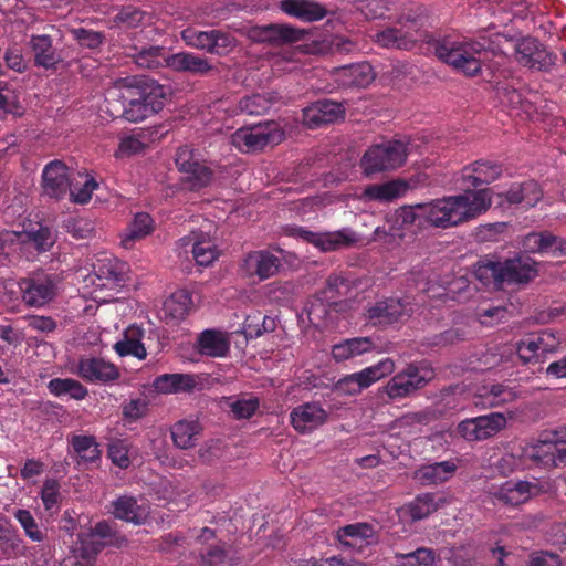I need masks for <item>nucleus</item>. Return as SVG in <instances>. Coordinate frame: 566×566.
<instances>
[{
  "mask_svg": "<svg viewBox=\"0 0 566 566\" xmlns=\"http://www.w3.org/2000/svg\"><path fill=\"white\" fill-rule=\"evenodd\" d=\"M492 203L490 188L467 189L463 193L424 202L427 224L448 229L486 212Z\"/></svg>",
  "mask_w": 566,
  "mask_h": 566,
  "instance_id": "obj_1",
  "label": "nucleus"
},
{
  "mask_svg": "<svg viewBox=\"0 0 566 566\" xmlns=\"http://www.w3.org/2000/svg\"><path fill=\"white\" fill-rule=\"evenodd\" d=\"M538 274L537 263L526 254L497 259L484 256L474 266L475 277L485 286L502 290L505 285H522Z\"/></svg>",
  "mask_w": 566,
  "mask_h": 566,
  "instance_id": "obj_2",
  "label": "nucleus"
},
{
  "mask_svg": "<svg viewBox=\"0 0 566 566\" xmlns=\"http://www.w3.org/2000/svg\"><path fill=\"white\" fill-rule=\"evenodd\" d=\"M171 90L155 80L143 76L129 82L124 99L123 116L133 123L142 122L163 109Z\"/></svg>",
  "mask_w": 566,
  "mask_h": 566,
  "instance_id": "obj_3",
  "label": "nucleus"
},
{
  "mask_svg": "<svg viewBox=\"0 0 566 566\" xmlns=\"http://www.w3.org/2000/svg\"><path fill=\"white\" fill-rule=\"evenodd\" d=\"M491 42L485 38L481 40L455 41L443 39L436 44L437 57L449 66L463 71H482L485 67L492 71L486 62L493 56Z\"/></svg>",
  "mask_w": 566,
  "mask_h": 566,
  "instance_id": "obj_4",
  "label": "nucleus"
},
{
  "mask_svg": "<svg viewBox=\"0 0 566 566\" xmlns=\"http://www.w3.org/2000/svg\"><path fill=\"white\" fill-rule=\"evenodd\" d=\"M521 458L530 465L543 469L566 464V427L543 431L522 448Z\"/></svg>",
  "mask_w": 566,
  "mask_h": 566,
  "instance_id": "obj_5",
  "label": "nucleus"
},
{
  "mask_svg": "<svg viewBox=\"0 0 566 566\" xmlns=\"http://www.w3.org/2000/svg\"><path fill=\"white\" fill-rule=\"evenodd\" d=\"M61 284L62 277L57 273L33 271L18 281L21 302L28 308H43L59 296Z\"/></svg>",
  "mask_w": 566,
  "mask_h": 566,
  "instance_id": "obj_6",
  "label": "nucleus"
},
{
  "mask_svg": "<svg viewBox=\"0 0 566 566\" xmlns=\"http://www.w3.org/2000/svg\"><path fill=\"white\" fill-rule=\"evenodd\" d=\"M140 69H170L171 71H210L205 61L192 53L169 54L164 48L149 46L133 55Z\"/></svg>",
  "mask_w": 566,
  "mask_h": 566,
  "instance_id": "obj_7",
  "label": "nucleus"
},
{
  "mask_svg": "<svg viewBox=\"0 0 566 566\" xmlns=\"http://www.w3.org/2000/svg\"><path fill=\"white\" fill-rule=\"evenodd\" d=\"M408 156V143L390 139L368 147L360 159V167L366 176L389 171L401 167Z\"/></svg>",
  "mask_w": 566,
  "mask_h": 566,
  "instance_id": "obj_8",
  "label": "nucleus"
},
{
  "mask_svg": "<svg viewBox=\"0 0 566 566\" xmlns=\"http://www.w3.org/2000/svg\"><path fill=\"white\" fill-rule=\"evenodd\" d=\"M285 137L280 124L274 120L243 126L231 136L232 145L242 153H256L266 146L279 145Z\"/></svg>",
  "mask_w": 566,
  "mask_h": 566,
  "instance_id": "obj_9",
  "label": "nucleus"
},
{
  "mask_svg": "<svg viewBox=\"0 0 566 566\" xmlns=\"http://www.w3.org/2000/svg\"><path fill=\"white\" fill-rule=\"evenodd\" d=\"M433 378V371L415 364H409L406 368L392 376L389 381L381 387L380 391L387 396L386 402L399 401L411 397L418 390L424 388Z\"/></svg>",
  "mask_w": 566,
  "mask_h": 566,
  "instance_id": "obj_10",
  "label": "nucleus"
},
{
  "mask_svg": "<svg viewBox=\"0 0 566 566\" xmlns=\"http://www.w3.org/2000/svg\"><path fill=\"white\" fill-rule=\"evenodd\" d=\"M394 370V360L390 358H384L377 364L366 367L360 371L342 377L335 382L334 390L340 395L356 396L381 378L391 375Z\"/></svg>",
  "mask_w": 566,
  "mask_h": 566,
  "instance_id": "obj_11",
  "label": "nucleus"
},
{
  "mask_svg": "<svg viewBox=\"0 0 566 566\" xmlns=\"http://www.w3.org/2000/svg\"><path fill=\"white\" fill-rule=\"evenodd\" d=\"M73 373L85 382L99 386H112L120 378L118 366L97 356H81Z\"/></svg>",
  "mask_w": 566,
  "mask_h": 566,
  "instance_id": "obj_12",
  "label": "nucleus"
},
{
  "mask_svg": "<svg viewBox=\"0 0 566 566\" xmlns=\"http://www.w3.org/2000/svg\"><path fill=\"white\" fill-rule=\"evenodd\" d=\"M181 39L189 46L217 55L228 54L237 44L232 34L220 30L201 31L187 28L181 32Z\"/></svg>",
  "mask_w": 566,
  "mask_h": 566,
  "instance_id": "obj_13",
  "label": "nucleus"
},
{
  "mask_svg": "<svg viewBox=\"0 0 566 566\" xmlns=\"http://www.w3.org/2000/svg\"><path fill=\"white\" fill-rule=\"evenodd\" d=\"M506 423L503 413L491 412L460 421L457 426V432L469 442L482 441L494 437L506 427Z\"/></svg>",
  "mask_w": 566,
  "mask_h": 566,
  "instance_id": "obj_14",
  "label": "nucleus"
},
{
  "mask_svg": "<svg viewBox=\"0 0 566 566\" xmlns=\"http://www.w3.org/2000/svg\"><path fill=\"white\" fill-rule=\"evenodd\" d=\"M410 304L400 298L389 297L377 301L367 308V318L374 326H389L411 315Z\"/></svg>",
  "mask_w": 566,
  "mask_h": 566,
  "instance_id": "obj_15",
  "label": "nucleus"
},
{
  "mask_svg": "<svg viewBox=\"0 0 566 566\" xmlns=\"http://www.w3.org/2000/svg\"><path fill=\"white\" fill-rule=\"evenodd\" d=\"M329 418V413L318 401L303 402L294 407L290 412V422L293 429L307 434L324 426Z\"/></svg>",
  "mask_w": 566,
  "mask_h": 566,
  "instance_id": "obj_16",
  "label": "nucleus"
},
{
  "mask_svg": "<svg viewBox=\"0 0 566 566\" xmlns=\"http://www.w3.org/2000/svg\"><path fill=\"white\" fill-rule=\"evenodd\" d=\"M345 116V107L342 103L331 99H319L305 107L302 113V122L308 129H316L325 125L334 124Z\"/></svg>",
  "mask_w": 566,
  "mask_h": 566,
  "instance_id": "obj_17",
  "label": "nucleus"
},
{
  "mask_svg": "<svg viewBox=\"0 0 566 566\" xmlns=\"http://www.w3.org/2000/svg\"><path fill=\"white\" fill-rule=\"evenodd\" d=\"M250 38L256 42L274 45L292 44L303 40L306 31L287 23H270L251 29Z\"/></svg>",
  "mask_w": 566,
  "mask_h": 566,
  "instance_id": "obj_18",
  "label": "nucleus"
},
{
  "mask_svg": "<svg viewBox=\"0 0 566 566\" xmlns=\"http://www.w3.org/2000/svg\"><path fill=\"white\" fill-rule=\"evenodd\" d=\"M281 260L265 250L252 251L242 260L241 270L249 277L256 276L264 281L279 272Z\"/></svg>",
  "mask_w": 566,
  "mask_h": 566,
  "instance_id": "obj_19",
  "label": "nucleus"
},
{
  "mask_svg": "<svg viewBox=\"0 0 566 566\" xmlns=\"http://www.w3.org/2000/svg\"><path fill=\"white\" fill-rule=\"evenodd\" d=\"M107 511L116 520L132 523L134 525H143L149 516V507L145 504H138L135 496L124 494L111 501Z\"/></svg>",
  "mask_w": 566,
  "mask_h": 566,
  "instance_id": "obj_20",
  "label": "nucleus"
},
{
  "mask_svg": "<svg viewBox=\"0 0 566 566\" xmlns=\"http://www.w3.org/2000/svg\"><path fill=\"white\" fill-rule=\"evenodd\" d=\"M153 388L163 395L192 394L202 388L200 377L193 374H163L155 377Z\"/></svg>",
  "mask_w": 566,
  "mask_h": 566,
  "instance_id": "obj_21",
  "label": "nucleus"
},
{
  "mask_svg": "<svg viewBox=\"0 0 566 566\" xmlns=\"http://www.w3.org/2000/svg\"><path fill=\"white\" fill-rule=\"evenodd\" d=\"M509 206H522L525 209L535 207L543 198V190L537 181L530 179L523 182H513L510 188L497 195Z\"/></svg>",
  "mask_w": 566,
  "mask_h": 566,
  "instance_id": "obj_22",
  "label": "nucleus"
},
{
  "mask_svg": "<svg viewBox=\"0 0 566 566\" xmlns=\"http://www.w3.org/2000/svg\"><path fill=\"white\" fill-rule=\"evenodd\" d=\"M42 188L46 196L62 199L70 190L67 167L61 160H52L42 171Z\"/></svg>",
  "mask_w": 566,
  "mask_h": 566,
  "instance_id": "obj_23",
  "label": "nucleus"
},
{
  "mask_svg": "<svg viewBox=\"0 0 566 566\" xmlns=\"http://www.w3.org/2000/svg\"><path fill=\"white\" fill-rule=\"evenodd\" d=\"M503 172L502 165L490 160H476L471 166L464 167L462 171L463 181L468 189L488 185L501 177Z\"/></svg>",
  "mask_w": 566,
  "mask_h": 566,
  "instance_id": "obj_24",
  "label": "nucleus"
},
{
  "mask_svg": "<svg viewBox=\"0 0 566 566\" xmlns=\"http://www.w3.org/2000/svg\"><path fill=\"white\" fill-rule=\"evenodd\" d=\"M538 492L539 488L536 483L528 481H506L495 492V497L503 504L516 506L525 503Z\"/></svg>",
  "mask_w": 566,
  "mask_h": 566,
  "instance_id": "obj_25",
  "label": "nucleus"
},
{
  "mask_svg": "<svg viewBox=\"0 0 566 566\" xmlns=\"http://www.w3.org/2000/svg\"><path fill=\"white\" fill-rule=\"evenodd\" d=\"M279 8L285 14L303 22H315L327 15V9L313 0H281Z\"/></svg>",
  "mask_w": 566,
  "mask_h": 566,
  "instance_id": "obj_26",
  "label": "nucleus"
},
{
  "mask_svg": "<svg viewBox=\"0 0 566 566\" xmlns=\"http://www.w3.org/2000/svg\"><path fill=\"white\" fill-rule=\"evenodd\" d=\"M408 190V184L400 179H394L382 184L367 185L361 195L363 201L390 202L402 197Z\"/></svg>",
  "mask_w": 566,
  "mask_h": 566,
  "instance_id": "obj_27",
  "label": "nucleus"
},
{
  "mask_svg": "<svg viewBox=\"0 0 566 566\" xmlns=\"http://www.w3.org/2000/svg\"><path fill=\"white\" fill-rule=\"evenodd\" d=\"M144 329L138 325H129L123 333V338L113 346L120 357L133 356L143 360L147 357V350L143 343Z\"/></svg>",
  "mask_w": 566,
  "mask_h": 566,
  "instance_id": "obj_28",
  "label": "nucleus"
},
{
  "mask_svg": "<svg viewBox=\"0 0 566 566\" xmlns=\"http://www.w3.org/2000/svg\"><path fill=\"white\" fill-rule=\"evenodd\" d=\"M457 469L453 460L423 464L413 472V479L422 485L440 484L451 479Z\"/></svg>",
  "mask_w": 566,
  "mask_h": 566,
  "instance_id": "obj_29",
  "label": "nucleus"
},
{
  "mask_svg": "<svg viewBox=\"0 0 566 566\" xmlns=\"http://www.w3.org/2000/svg\"><path fill=\"white\" fill-rule=\"evenodd\" d=\"M348 290V285L346 283V280L337 274H331L327 280L325 287L322 289L319 292L316 293V301L321 302V305L317 306V310L322 307L323 314L327 313V310L325 306H332L336 305L337 301L340 296L346 294V291ZM316 312V305L314 303L311 304V307L308 310L310 319L312 321L311 316L314 315Z\"/></svg>",
  "mask_w": 566,
  "mask_h": 566,
  "instance_id": "obj_30",
  "label": "nucleus"
},
{
  "mask_svg": "<svg viewBox=\"0 0 566 566\" xmlns=\"http://www.w3.org/2000/svg\"><path fill=\"white\" fill-rule=\"evenodd\" d=\"M546 57V50L534 38H523L516 44V60L523 67L542 71L543 62Z\"/></svg>",
  "mask_w": 566,
  "mask_h": 566,
  "instance_id": "obj_31",
  "label": "nucleus"
},
{
  "mask_svg": "<svg viewBox=\"0 0 566 566\" xmlns=\"http://www.w3.org/2000/svg\"><path fill=\"white\" fill-rule=\"evenodd\" d=\"M30 48L33 53L34 64L43 69H53L62 60L59 51L53 46L50 35H32Z\"/></svg>",
  "mask_w": 566,
  "mask_h": 566,
  "instance_id": "obj_32",
  "label": "nucleus"
},
{
  "mask_svg": "<svg viewBox=\"0 0 566 566\" xmlns=\"http://www.w3.org/2000/svg\"><path fill=\"white\" fill-rule=\"evenodd\" d=\"M428 21L427 9L423 4L413 3L405 7L399 14L396 24L403 31H410L409 35L416 43L417 35L421 36V31Z\"/></svg>",
  "mask_w": 566,
  "mask_h": 566,
  "instance_id": "obj_33",
  "label": "nucleus"
},
{
  "mask_svg": "<svg viewBox=\"0 0 566 566\" xmlns=\"http://www.w3.org/2000/svg\"><path fill=\"white\" fill-rule=\"evenodd\" d=\"M374 348L375 343L370 337L347 338L332 347V356L337 363H342L369 353Z\"/></svg>",
  "mask_w": 566,
  "mask_h": 566,
  "instance_id": "obj_34",
  "label": "nucleus"
},
{
  "mask_svg": "<svg viewBox=\"0 0 566 566\" xmlns=\"http://www.w3.org/2000/svg\"><path fill=\"white\" fill-rule=\"evenodd\" d=\"M198 350L210 357H224L230 350L228 336L216 329H206L198 337Z\"/></svg>",
  "mask_w": 566,
  "mask_h": 566,
  "instance_id": "obj_35",
  "label": "nucleus"
},
{
  "mask_svg": "<svg viewBox=\"0 0 566 566\" xmlns=\"http://www.w3.org/2000/svg\"><path fill=\"white\" fill-rule=\"evenodd\" d=\"M192 235V238L185 237L181 239V241H188L187 244L191 243V252L198 265H211L219 256L217 245L209 237H205L202 233L198 234L193 232Z\"/></svg>",
  "mask_w": 566,
  "mask_h": 566,
  "instance_id": "obj_36",
  "label": "nucleus"
},
{
  "mask_svg": "<svg viewBox=\"0 0 566 566\" xmlns=\"http://www.w3.org/2000/svg\"><path fill=\"white\" fill-rule=\"evenodd\" d=\"M374 528L368 523H355L339 527L336 537L343 546L348 548H355L358 543L359 547L363 543H369V539L374 537Z\"/></svg>",
  "mask_w": 566,
  "mask_h": 566,
  "instance_id": "obj_37",
  "label": "nucleus"
},
{
  "mask_svg": "<svg viewBox=\"0 0 566 566\" xmlns=\"http://www.w3.org/2000/svg\"><path fill=\"white\" fill-rule=\"evenodd\" d=\"M224 403L237 420L251 419L260 408V399L253 394L226 397Z\"/></svg>",
  "mask_w": 566,
  "mask_h": 566,
  "instance_id": "obj_38",
  "label": "nucleus"
},
{
  "mask_svg": "<svg viewBox=\"0 0 566 566\" xmlns=\"http://www.w3.org/2000/svg\"><path fill=\"white\" fill-rule=\"evenodd\" d=\"M154 230V220L147 212H138L122 235V245L133 248L137 240L149 235Z\"/></svg>",
  "mask_w": 566,
  "mask_h": 566,
  "instance_id": "obj_39",
  "label": "nucleus"
},
{
  "mask_svg": "<svg viewBox=\"0 0 566 566\" xmlns=\"http://www.w3.org/2000/svg\"><path fill=\"white\" fill-rule=\"evenodd\" d=\"M306 238L313 241L323 251H335L340 248L350 247L356 242L355 234L347 230L315 234L306 232Z\"/></svg>",
  "mask_w": 566,
  "mask_h": 566,
  "instance_id": "obj_40",
  "label": "nucleus"
},
{
  "mask_svg": "<svg viewBox=\"0 0 566 566\" xmlns=\"http://www.w3.org/2000/svg\"><path fill=\"white\" fill-rule=\"evenodd\" d=\"M201 426L197 420H179L170 428L174 444L179 449H191L196 446Z\"/></svg>",
  "mask_w": 566,
  "mask_h": 566,
  "instance_id": "obj_41",
  "label": "nucleus"
},
{
  "mask_svg": "<svg viewBox=\"0 0 566 566\" xmlns=\"http://www.w3.org/2000/svg\"><path fill=\"white\" fill-rule=\"evenodd\" d=\"M444 503L443 497H437L433 493H422L408 504L407 510L412 521H419L428 517Z\"/></svg>",
  "mask_w": 566,
  "mask_h": 566,
  "instance_id": "obj_42",
  "label": "nucleus"
},
{
  "mask_svg": "<svg viewBox=\"0 0 566 566\" xmlns=\"http://www.w3.org/2000/svg\"><path fill=\"white\" fill-rule=\"evenodd\" d=\"M410 31H403L400 27L386 28L376 34V42L388 49L410 50L415 42L409 35Z\"/></svg>",
  "mask_w": 566,
  "mask_h": 566,
  "instance_id": "obj_43",
  "label": "nucleus"
},
{
  "mask_svg": "<svg viewBox=\"0 0 566 566\" xmlns=\"http://www.w3.org/2000/svg\"><path fill=\"white\" fill-rule=\"evenodd\" d=\"M226 542L218 541L206 547L199 548L201 564L205 566H232L237 559L229 556Z\"/></svg>",
  "mask_w": 566,
  "mask_h": 566,
  "instance_id": "obj_44",
  "label": "nucleus"
},
{
  "mask_svg": "<svg viewBox=\"0 0 566 566\" xmlns=\"http://www.w3.org/2000/svg\"><path fill=\"white\" fill-rule=\"evenodd\" d=\"M150 143V132L148 129H139L130 135L120 138L116 157H130L140 154Z\"/></svg>",
  "mask_w": 566,
  "mask_h": 566,
  "instance_id": "obj_45",
  "label": "nucleus"
},
{
  "mask_svg": "<svg viewBox=\"0 0 566 566\" xmlns=\"http://www.w3.org/2000/svg\"><path fill=\"white\" fill-rule=\"evenodd\" d=\"M71 446L83 462L95 463L101 459L102 452L93 436H73Z\"/></svg>",
  "mask_w": 566,
  "mask_h": 566,
  "instance_id": "obj_46",
  "label": "nucleus"
},
{
  "mask_svg": "<svg viewBox=\"0 0 566 566\" xmlns=\"http://www.w3.org/2000/svg\"><path fill=\"white\" fill-rule=\"evenodd\" d=\"M436 558V551L428 547H419L409 553H395V559L400 566H431Z\"/></svg>",
  "mask_w": 566,
  "mask_h": 566,
  "instance_id": "obj_47",
  "label": "nucleus"
},
{
  "mask_svg": "<svg viewBox=\"0 0 566 566\" xmlns=\"http://www.w3.org/2000/svg\"><path fill=\"white\" fill-rule=\"evenodd\" d=\"M191 305V294L186 290L176 291L164 304L166 313L175 319L185 318Z\"/></svg>",
  "mask_w": 566,
  "mask_h": 566,
  "instance_id": "obj_48",
  "label": "nucleus"
},
{
  "mask_svg": "<svg viewBox=\"0 0 566 566\" xmlns=\"http://www.w3.org/2000/svg\"><path fill=\"white\" fill-rule=\"evenodd\" d=\"M13 516L19 522L29 539L41 543L46 538L45 531L41 528L29 510L18 509L13 512Z\"/></svg>",
  "mask_w": 566,
  "mask_h": 566,
  "instance_id": "obj_49",
  "label": "nucleus"
},
{
  "mask_svg": "<svg viewBox=\"0 0 566 566\" xmlns=\"http://www.w3.org/2000/svg\"><path fill=\"white\" fill-rule=\"evenodd\" d=\"M149 14L139 8L127 6L114 17L113 22L116 27L123 29H135L143 25Z\"/></svg>",
  "mask_w": 566,
  "mask_h": 566,
  "instance_id": "obj_50",
  "label": "nucleus"
},
{
  "mask_svg": "<svg viewBox=\"0 0 566 566\" xmlns=\"http://www.w3.org/2000/svg\"><path fill=\"white\" fill-rule=\"evenodd\" d=\"M396 221L401 227L417 226L423 228L427 226L424 202L412 206H403L396 211Z\"/></svg>",
  "mask_w": 566,
  "mask_h": 566,
  "instance_id": "obj_51",
  "label": "nucleus"
},
{
  "mask_svg": "<svg viewBox=\"0 0 566 566\" xmlns=\"http://www.w3.org/2000/svg\"><path fill=\"white\" fill-rule=\"evenodd\" d=\"M185 174V182L188 184V188L192 191L209 186L213 178L212 169L199 161L195 163Z\"/></svg>",
  "mask_w": 566,
  "mask_h": 566,
  "instance_id": "obj_52",
  "label": "nucleus"
},
{
  "mask_svg": "<svg viewBox=\"0 0 566 566\" xmlns=\"http://www.w3.org/2000/svg\"><path fill=\"white\" fill-rule=\"evenodd\" d=\"M465 339V333L463 329L452 327L441 333L426 336L422 340V345L430 348H441L449 345L457 344Z\"/></svg>",
  "mask_w": 566,
  "mask_h": 566,
  "instance_id": "obj_53",
  "label": "nucleus"
},
{
  "mask_svg": "<svg viewBox=\"0 0 566 566\" xmlns=\"http://www.w3.org/2000/svg\"><path fill=\"white\" fill-rule=\"evenodd\" d=\"M27 238L28 235L21 231L0 229V255L8 258L22 252L24 250L23 239Z\"/></svg>",
  "mask_w": 566,
  "mask_h": 566,
  "instance_id": "obj_54",
  "label": "nucleus"
},
{
  "mask_svg": "<svg viewBox=\"0 0 566 566\" xmlns=\"http://www.w3.org/2000/svg\"><path fill=\"white\" fill-rule=\"evenodd\" d=\"M90 530L104 547L120 546V544L125 541L124 536L117 532L115 524L105 520L97 522Z\"/></svg>",
  "mask_w": 566,
  "mask_h": 566,
  "instance_id": "obj_55",
  "label": "nucleus"
},
{
  "mask_svg": "<svg viewBox=\"0 0 566 566\" xmlns=\"http://www.w3.org/2000/svg\"><path fill=\"white\" fill-rule=\"evenodd\" d=\"M515 348L516 355L522 365L543 363L545 360L539 353V349H537V344L534 340V336H527L518 340L515 345Z\"/></svg>",
  "mask_w": 566,
  "mask_h": 566,
  "instance_id": "obj_56",
  "label": "nucleus"
},
{
  "mask_svg": "<svg viewBox=\"0 0 566 566\" xmlns=\"http://www.w3.org/2000/svg\"><path fill=\"white\" fill-rule=\"evenodd\" d=\"M436 411L427 408L416 412H408L396 419L395 427L399 429L412 428L416 426H427L436 420Z\"/></svg>",
  "mask_w": 566,
  "mask_h": 566,
  "instance_id": "obj_57",
  "label": "nucleus"
},
{
  "mask_svg": "<svg viewBox=\"0 0 566 566\" xmlns=\"http://www.w3.org/2000/svg\"><path fill=\"white\" fill-rule=\"evenodd\" d=\"M60 483L55 479H46L43 482L40 497L46 511L55 513L59 511L61 502Z\"/></svg>",
  "mask_w": 566,
  "mask_h": 566,
  "instance_id": "obj_58",
  "label": "nucleus"
},
{
  "mask_svg": "<svg viewBox=\"0 0 566 566\" xmlns=\"http://www.w3.org/2000/svg\"><path fill=\"white\" fill-rule=\"evenodd\" d=\"M103 549V544L90 528L78 534L77 552L81 558L86 560L94 559Z\"/></svg>",
  "mask_w": 566,
  "mask_h": 566,
  "instance_id": "obj_59",
  "label": "nucleus"
},
{
  "mask_svg": "<svg viewBox=\"0 0 566 566\" xmlns=\"http://www.w3.org/2000/svg\"><path fill=\"white\" fill-rule=\"evenodd\" d=\"M28 235L23 239V249L33 244L38 251H48L54 244L52 232L48 227L40 226L35 231H21Z\"/></svg>",
  "mask_w": 566,
  "mask_h": 566,
  "instance_id": "obj_60",
  "label": "nucleus"
},
{
  "mask_svg": "<svg viewBox=\"0 0 566 566\" xmlns=\"http://www.w3.org/2000/svg\"><path fill=\"white\" fill-rule=\"evenodd\" d=\"M272 101L261 94L245 96L239 102L240 111L249 115H262L270 109Z\"/></svg>",
  "mask_w": 566,
  "mask_h": 566,
  "instance_id": "obj_61",
  "label": "nucleus"
},
{
  "mask_svg": "<svg viewBox=\"0 0 566 566\" xmlns=\"http://www.w3.org/2000/svg\"><path fill=\"white\" fill-rule=\"evenodd\" d=\"M108 458L112 463L120 469H127L130 465L129 446L125 440H114L108 444Z\"/></svg>",
  "mask_w": 566,
  "mask_h": 566,
  "instance_id": "obj_62",
  "label": "nucleus"
},
{
  "mask_svg": "<svg viewBox=\"0 0 566 566\" xmlns=\"http://www.w3.org/2000/svg\"><path fill=\"white\" fill-rule=\"evenodd\" d=\"M71 33L81 46L87 49L99 48L105 39V35L102 32L85 28L73 29Z\"/></svg>",
  "mask_w": 566,
  "mask_h": 566,
  "instance_id": "obj_63",
  "label": "nucleus"
},
{
  "mask_svg": "<svg viewBox=\"0 0 566 566\" xmlns=\"http://www.w3.org/2000/svg\"><path fill=\"white\" fill-rule=\"evenodd\" d=\"M64 227L75 239H86L94 231L92 221L85 218L70 217L64 221Z\"/></svg>",
  "mask_w": 566,
  "mask_h": 566,
  "instance_id": "obj_64",
  "label": "nucleus"
}]
</instances>
